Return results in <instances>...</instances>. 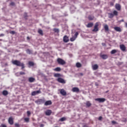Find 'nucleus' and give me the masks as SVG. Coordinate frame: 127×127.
<instances>
[{
    "label": "nucleus",
    "instance_id": "1",
    "mask_svg": "<svg viewBox=\"0 0 127 127\" xmlns=\"http://www.w3.org/2000/svg\"><path fill=\"white\" fill-rule=\"evenodd\" d=\"M12 64L13 65H15L16 66H18L19 67H21L22 70L24 69L25 68V66H24V64L20 62L19 61L17 60H14L12 61Z\"/></svg>",
    "mask_w": 127,
    "mask_h": 127
},
{
    "label": "nucleus",
    "instance_id": "2",
    "mask_svg": "<svg viewBox=\"0 0 127 127\" xmlns=\"http://www.w3.org/2000/svg\"><path fill=\"white\" fill-rule=\"evenodd\" d=\"M108 15L109 18H113L114 16H118L119 15V12L118 11L115 10L113 11V13H109Z\"/></svg>",
    "mask_w": 127,
    "mask_h": 127
},
{
    "label": "nucleus",
    "instance_id": "3",
    "mask_svg": "<svg viewBox=\"0 0 127 127\" xmlns=\"http://www.w3.org/2000/svg\"><path fill=\"white\" fill-rule=\"evenodd\" d=\"M57 62L60 65H65V64H66V62H65L63 59L60 58H58L57 59Z\"/></svg>",
    "mask_w": 127,
    "mask_h": 127
},
{
    "label": "nucleus",
    "instance_id": "4",
    "mask_svg": "<svg viewBox=\"0 0 127 127\" xmlns=\"http://www.w3.org/2000/svg\"><path fill=\"white\" fill-rule=\"evenodd\" d=\"M93 32L99 31V22H96L94 26V29L92 30Z\"/></svg>",
    "mask_w": 127,
    "mask_h": 127
},
{
    "label": "nucleus",
    "instance_id": "5",
    "mask_svg": "<svg viewBox=\"0 0 127 127\" xmlns=\"http://www.w3.org/2000/svg\"><path fill=\"white\" fill-rule=\"evenodd\" d=\"M45 102V100L44 99H38L35 101V103L38 105H41V104H44Z\"/></svg>",
    "mask_w": 127,
    "mask_h": 127
},
{
    "label": "nucleus",
    "instance_id": "6",
    "mask_svg": "<svg viewBox=\"0 0 127 127\" xmlns=\"http://www.w3.org/2000/svg\"><path fill=\"white\" fill-rule=\"evenodd\" d=\"M57 81L58 82H59V83H61L62 84H65L66 83V81H65V80H64V79L61 78V77H59L57 79Z\"/></svg>",
    "mask_w": 127,
    "mask_h": 127
},
{
    "label": "nucleus",
    "instance_id": "7",
    "mask_svg": "<svg viewBox=\"0 0 127 127\" xmlns=\"http://www.w3.org/2000/svg\"><path fill=\"white\" fill-rule=\"evenodd\" d=\"M95 101H97L99 102V103H104V102L106 101V99L105 98H96Z\"/></svg>",
    "mask_w": 127,
    "mask_h": 127
},
{
    "label": "nucleus",
    "instance_id": "8",
    "mask_svg": "<svg viewBox=\"0 0 127 127\" xmlns=\"http://www.w3.org/2000/svg\"><path fill=\"white\" fill-rule=\"evenodd\" d=\"M60 94H61L62 96H66L67 92H66V91H65L64 89H62L60 90Z\"/></svg>",
    "mask_w": 127,
    "mask_h": 127
},
{
    "label": "nucleus",
    "instance_id": "9",
    "mask_svg": "<svg viewBox=\"0 0 127 127\" xmlns=\"http://www.w3.org/2000/svg\"><path fill=\"white\" fill-rule=\"evenodd\" d=\"M38 94H41V91L37 90L36 91H33L31 93L32 96H36V95H38Z\"/></svg>",
    "mask_w": 127,
    "mask_h": 127
},
{
    "label": "nucleus",
    "instance_id": "10",
    "mask_svg": "<svg viewBox=\"0 0 127 127\" xmlns=\"http://www.w3.org/2000/svg\"><path fill=\"white\" fill-rule=\"evenodd\" d=\"M115 8H116V9L117 10H121V9H122V6H121V4H119V3H116L115 4Z\"/></svg>",
    "mask_w": 127,
    "mask_h": 127
},
{
    "label": "nucleus",
    "instance_id": "11",
    "mask_svg": "<svg viewBox=\"0 0 127 127\" xmlns=\"http://www.w3.org/2000/svg\"><path fill=\"white\" fill-rule=\"evenodd\" d=\"M72 92H73L74 93H79L80 90L79 89V88L78 87H73L72 89Z\"/></svg>",
    "mask_w": 127,
    "mask_h": 127
},
{
    "label": "nucleus",
    "instance_id": "12",
    "mask_svg": "<svg viewBox=\"0 0 127 127\" xmlns=\"http://www.w3.org/2000/svg\"><path fill=\"white\" fill-rule=\"evenodd\" d=\"M44 105L45 106H50V105H52V101L51 100L47 101L45 102Z\"/></svg>",
    "mask_w": 127,
    "mask_h": 127
},
{
    "label": "nucleus",
    "instance_id": "13",
    "mask_svg": "<svg viewBox=\"0 0 127 127\" xmlns=\"http://www.w3.org/2000/svg\"><path fill=\"white\" fill-rule=\"evenodd\" d=\"M51 114H52V111H51L50 110H47L45 112L46 116H50L51 115Z\"/></svg>",
    "mask_w": 127,
    "mask_h": 127
},
{
    "label": "nucleus",
    "instance_id": "14",
    "mask_svg": "<svg viewBox=\"0 0 127 127\" xmlns=\"http://www.w3.org/2000/svg\"><path fill=\"white\" fill-rule=\"evenodd\" d=\"M8 123L10 125H13V118L12 117H9L8 119Z\"/></svg>",
    "mask_w": 127,
    "mask_h": 127
},
{
    "label": "nucleus",
    "instance_id": "15",
    "mask_svg": "<svg viewBox=\"0 0 127 127\" xmlns=\"http://www.w3.org/2000/svg\"><path fill=\"white\" fill-rule=\"evenodd\" d=\"M114 30L118 32H122V29L120 27H115Z\"/></svg>",
    "mask_w": 127,
    "mask_h": 127
},
{
    "label": "nucleus",
    "instance_id": "16",
    "mask_svg": "<svg viewBox=\"0 0 127 127\" xmlns=\"http://www.w3.org/2000/svg\"><path fill=\"white\" fill-rule=\"evenodd\" d=\"M63 40H64V42L67 43L68 42V41H69V38H68V37L65 35L64 37Z\"/></svg>",
    "mask_w": 127,
    "mask_h": 127
},
{
    "label": "nucleus",
    "instance_id": "17",
    "mask_svg": "<svg viewBox=\"0 0 127 127\" xmlns=\"http://www.w3.org/2000/svg\"><path fill=\"white\" fill-rule=\"evenodd\" d=\"M120 49H121L122 51H126V48L125 45H120Z\"/></svg>",
    "mask_w": 127,
    "mask_h": 127
},
{
    "label": "nucleus",
    "instance_id": "18",
    "mask_svg": "<svg viewBox=\"0 0 127 127\" xmlns=\"http://www.w3.org/2000/svg\"><path fill=\"white\" fill-rule=\"evenodd\" d=\"M28 81L29 82H30V83H33V82L35 81V78L33 77H29L28 79Z\"/></svg>",
    "mask_w": 127,
    "mask_h": 127
},
{
    "label": "nucleus",
    "instance_id": "19",
    "mask_svg": "<svg viewBox=\"0 0 127 127\" xmlns=\"http://www.w3.org/2000/svg\"><path fill=\"white\" fill-rule=\"evenodd\" d=\"M100 57L102 58V59H108V56L107 55H100Z\"/></svg>",
    "mask_w": 127,
    "mask_h": 127
},
{
    "label": "nucleus",
    "instance_id": "20",
    "mask_svg": "<svg viewBox=\"0 0 127 127\" xmlns=\"http://www.w3.org/2000/svg\"><path fill=\"white\" fill-rule=\"evenodd\" d=\"M99 68V65L98 64H94L92 66V69L93 70H97Z\"/></svg>",
    "mask_w": 127,
    "mask_h": 127
},
{
    "label": "nucleus",
    "instance_id": "21",
    "mask_svg": "<svg viewBox=\"0 0 127 127\" xmlns=\"http://www.w3.org/2000/svg\"><path fill=\"white\" fill-rule=\"evenodd\" d=\"M93 25H94V23H89L86 25V27L90 28V27H93Z\"/></svg>",
    "mask_w": 127,
    "mask_h": 127
},
{
    "label": "nucleus",
    "instance_id": "22",
    "mask_svg": "<svg viewBox=\"0 0 127 127\" xmlns=\"http://www.w3.org/2000/svg\"><path fill=\"white\" fill-rule=\"evenodd\" d=\"M86 106L87 108H89V107H91V106H92V104H91L90 101H87L86 103Z\"/></svg>",
    "mask_w": 127,
    "mask_h": 127
},
{
    "label": "nucleus",
    "instance_id": "23",
    "mask_svg": "<svg viewBox=\"0 0 127 127\" xmlns=\"http://www.w3.org/2000/svg\"><path fill=\"white\" fill-rule=\"evenodd\" d=\"M94 18H95V17L94 16L89 15L88 16V19H89L90 21L94 20Z\"/></svg>",
    "mask_w": 127,
    "mask_h": 127
},
{
    "label": "nucleus",
    "instance_id": "24",
    "mask_svg": "<svg viewBox=\"0 0 127 127\" xmlns=\"http://www.w3.org/2000/svg\"><path fill=\"white\" fill-rule=\"evenodd\" d=\"M2 94L3 96H7V95H8V92H7L6 90H3Z\"/></svg>",
    "mask_w": 127,
    "mask_h": 127
},
{
    "label": "nucleus",
    "instance_id": "25",
    "mask_svg": "<svg viewBox=\"0 0 127 127\" xmlns=\"http://www.w3.org/2000/svg\"><path fill=\"white\" fill-rule=\"evenodd\" d=\"M54 71H56V72H60L61 71V68L58 67L54 69Z\"/></svg>",
    "mask_w": 127,
    "mask_h": 127
},
{
    "label": "nucleus",
    "instance_id": "26",
    "mask_svg": "<svg viewBox=\"0 0 127 127\" xmlns=\"http://www.w3.org/2000/svg\"><path fill=\"white\" fill-rule=\"evenodd\" d=\"M26 53H27V54H29V55L32 54V51H30V50H29V49H27L26 50Z\"/></svg>",
    "mask_w": 127,
    "mask_h": 127
},
{
    "label": "nucleus",
    "instance_id": "27",
    "mask_svg": "<svg viewBox=\"0 0 127 127\" xmlns=\"http://www.w3.org/2000/svg\"><path fill=\"white\" fill-rule=\"evenodd\" d=\"M76 66L77 68H80L82 67V64L80 63H77L76 64Z\"/></svg>",
    "mask_w": 127,
    "mask_h": 127
},
{
    "label": "nucleus",
    "instance_id": "28",
    "mask_svg": "<svg viewBox=\"0 0 127 127\" xmlns=\"http://www.w3.org/2000/svg\"><path fill=\"white\" fill-rule=\"evenodd\" d=\"M38 32L39 34H40V35H42V36L43 35V31H42V30L39 29L38 31Z\"/></svg>",
    "mask_w": 127,
    "mask_h": 127
},
{
    "label": "nucleus",
    "instance_id": "29",
    "mask_svg": "<svg viewBox=\"0 0 127 127\" xmlns=\"http://www.w3.org/2000/svg\"><path fill=\"white\" fill-rule=\"evenodd\" d=\"M104 29L105 31H109V26H108V25H105L104 26Z\"/></svg>",
    "mask_w": 127,
    "mask_h": 127
},
{
    "label": "nucleus",
    "instance_id": "30",
    "mask_svg": "<svg viewBox=\"0 0 127 127\" xmlns=\"http://www.w3.org/2000/svg\"><path fill=\"white\" fill-rule=\"evenodd\" d=\"M118 52V51L117 50H113L111 52V54H115V53H117Z\"/></svg>",
    "mask_w": 127,
    "mask_h": 127
},
{
    "label": "nucleus",
    "instance_id": "31",
    "mask_svg": "<svg viewBox=\"0 0 127 127\" xmlns=\"http://www.w3.org/2000/svg\"><path fill=\"white\" fill-rule=\"evenodd\" d=\"M64 121H66L65 117H63L59 120L60 122H64Z\"/></svg>",
    "mask_w": 127,
    "mask_h": 127
},
{
    "label": "nucleus",
    "instance_id": "32",
    "mask_svg": "<svg viewBox=\"0 0 127 127\" xmlns=\"http://www.w3.org/2000/svg\"><path fill=\"white\" fill-rule=\"evenodd\" d=\"M75 40H76V37H72L70 39V41H71V42H73V41H75Z\"/></svg>",
    "mask_w": 127,
    "mask_h": 127
},
{
    "label": "nucleus",
    "instance_id": "33",
    "mask_svg": "<svg viewBox=\"0 0 127 127\" xmlns=\"http://www.w3.org/2000/svg\"><path fill=\"white\" fill-rule=\"evenodd\" d=\"M53 31H54V32H56V33H59V29L57 28H54L53 29Z\"/></svg>",
    "mask_w": 127,
    "mask_h": 127
},
{
    "label": "nucleus",
    "instance_id": "34",
    "mask_svg": "<svg viewBox=\"0 0 127 127\" xmlns=\"http://www.w3.org/2000/svg\"><path fill=\"white\" fill-rule=\"evenodd\" d=\"M29 66H34V63L32 62H29Z\"/></svg>",
    "mask_w": 127,
    "mask_h": 127
},
{
    "label": "nucleus",
    "instance_id": "35",
    "mask_svg": "<svg viewBox=\"0 0 127 127\" xmlns=\"http://www.w3.org/2000/svg\"><path fill=\"white\" fill-rule=\"evenodd\" d=\"M61 74H60V73H55L54 74V77H61Z\"/></svg>",
    "mask_w": 127,
    "mask_h": 127
},
{
    "label": "nucleus",
    "instance_id": "36",
    "mask_svg": "<svg viewBox=\"0 0 127 127\" xmlns=\"http://www.w3.org/2000/svg\"><path fill=\"white\" fill-rule=\"evenodd\" d=\"M24 121L26 123H28L29 122V118H25Z\"/></svg>",
    "mask_w": 127,
    "mask_h": 127
},
{
    "label": "nucleus",
    "instance_id": "37",
    "mask_svg": "<svg viewBox=\"0 0 127 127\" xmlns=\"http://www.w3.org/2000/svg\"><path fill=\"white\" fill-rule=\"evenodd\" d=\"M78 35H79V33H78L77 32H76L74 35V37H76V38H77Z\"/></svg>",
    "mask_w": 127,
    "mask_h": 127
},
{
    "label": "nucleus",
    "instance_id": "38",
    "mask_svg": "<svg viewBox=\"0 0 127 127\" xmlns=\"http://www.w3.org/2000/svg\"><path fill=\"white\" fill-rule=\"evenodd\" d=\"M122 122H123V123H126V122H127V119L123 118L122 119Z\"/></svg>",
    "mask_w": 127,
    "mask_h": 127
},
{
    "label": "nucleus",
    "instance_id": "39",
    "mask_svg": "<svg viewBox=\"0 0 127 127\" xmlns=\"http://www.w3.org/2000/svg\"><path fill=\"white\" fill-rule=\"evenodd\" d=\"M112 124H113V125H118V123H117V122H116V121H112Z\"/></svg>",
    "mask_w": 127,
    "mask_h": 127
},
{
    "label": "nucleus",
    "instance_id": "40",
    "mask_svg": "<svg viewBox=\"0 0 127 127\" xmlns=\"http://www.w3.org/2000/svg\"><path fill=\"white\" fill-rule=\"evenodd\" d=\"M20 75H25V72H23V71H20L19 72Z\"/></svg>",
    "mask_w": 127,
    "mask_h": 127
},
{
    "label": "nucleus",
    "instance_id": "41",
    "mask_svg": "<svg viewBox=\"0 0 127 127\" xmlns=\"http://www.w3.org/2000/svg\"><path fill=\"white\" fill-rule=\"evenodd\" d=\"M15 127H19L20 126H19V124L18 123H16V124H15Z\"/></svg>",
    "mask_w": 127,
    "mask_h": 127
},
{
    "label": "nucleus",
    "instance_id": "42",
    "mask_svg": "<svg viewBox=\"0 0 127 127\" xmlns=\"http://www.w3.org/2000/svg\"><path fill=\"white\" fill-rule=\"evenodd\" d=\"M15 3L14 2H11L10 3V5H12V6H13V5H15Z\"/></svg>",
    "mask_w": 127,
    "mask_h": 127
},
{
    "label": "nucleus",
    "instance_id": "43",
    "mask_svg": "<svg viewBox=\"0 0 127 127\" xmlns=\"http://www.w3.org/2000/svg\"><path fill=\"white\" fill-rule=\"evenodd\" d=\"M24 18H26V17H27V13H24Z\"/></svg>",
    "mask_w": 127,
    "mask_h": 127
},
{
    "label": "nucleus",
    "instance_id": "44",
    "mask_svg": "<svg viewBox=\"0 0 127 127\" xmlns=\"http://www.w3.org/2000/svg\"><path fill=\"white\" fill-rule=\"evenodd\" d=\"M27 114L28 117H29V116H30V114H31L30 111H27Z\"/></svg>",
    "mask_w": 127,
    "mask_h": 127
},
{
    "label": "nucleus",
    "instance_id": "45",
    "mask_svg": "<svg viewBox=\"0 0 127 127\" xmlns=\"http://www.w3.org/2000/svg\"><path fill=\"white\" fill-rule=\"evenodd\" d=\"M0 127H6L5 125L2 124L0 125Z\"/></svg>",
    "mask_w": 127,
    "mask_h": 127
},
{
    "label": "nucleus",
    "instance_id": "46",
    "mask_svg": "<svg viewBox=\"0 0 127 127\" xmlns=\"http://www.w3.org/2000/svg\"><path fill=\"white\" fill-rule=\"evenodd\" d=\"M10 33H11V34H14L15 32H14V31H11Z\"/></svg>",
    "mask_w": 127,
    "mask_h": 127
},
{
    "label": "nucleus",
    "instance_id": "47",
    "mask_svg": "<svg viewBox=\"0 0 127 127\" xmlns=\"http://www.w3.org/2000/svg\"><path fill=\"white\" fill-rule=\"evenodd\" d=\"M110 5H111V6H114V2H110Z\"/></svg>",
    "mask_w": 127,
    "mask_h": 127
},
{
    "label": "nucleus",
    "instance_id": "48",
    "mask_svg": "<svg viewBox=\"0 0 127 127\" xmlns=\"http://www.w3.org/2000/svg\"><path fill=\"white\" fill-rule=\"evenodd\" d=\"M102 119H103V117H102V116H100L98 118V120H99V121H102Z\"/></svg>",
    "mask_w": 127,
    "mask_h": 127
},
{
    "label": "nucleus",
    "instance_id": "49",
    "mask_svg": "<svg viewBox=\"0 0 127 127\" xmlns=\"http://www.w3.org/2000/svg\"><path fill=\"white\" fill-rule=\"evenodd\" d=\"M44 127V125H43V124H41L40 125V127Z\"/></svg>",
    "mask_w": 127,
    "mask_h": 127
},
{
    "label": "nucleus",
    "instance_id": "50",
    "mask_svg": "<svg viewBox=\"0 0 127 127\" xmlns=\"http://www.w3.org/2000/svg\"><path fill=\"white\" fill-rule=\"evenodd\" d=\"M0 36H4V34H0Z\"/></svg>",
    "mask_w": 127,
    "mask_h": 127
},
{
    "label": "nucleus",
    "instance_id": "51",
    "mask_svg": "<svg viewBox=\"0 0 127 127\" xmlns=\"http://www.w3.org/2000/svg\"><path fill=\"white\" fill-rule=\"evenodd\" d=\"M27 39H28V40H29V39H30V38H29V37H27Z\"/></svg>",
    "mask_w": 127,
    "mask_h": 127
},
{
    "label": "nucleus",
    "instance_id": "52",
    "mask_svg": "<svg viewBox=\"0 0 127 127\" xmlns=\"http://www.w3.org/2000/svg\"><path fill=\"white\" fill-rule=\"evenodd\" d=\"M125 26H126V27L127 28V23H125Z\"/></svg>",
    "mask_w": 127,
    "mask_h": 127
},
{
    "label": "nucleus",
    "instance_id": "53",
    "mask_svg": "<svg viewBox=\"0 0 127 127\" xmlns=\"http://www.w3.org/2000/svg\"><path fill=\"white\" fill-rule=\"evenodd\" d=\"M80 75L81 76H83V73H80Z\"/></svg>",
    "mask_w": 127,
    "mask_h": 127
},
{
    "label": "nucleus",
    "instance_id": "54",
    "mask_svg": "<svg viewBox=\"0 0 127 127\" xmlns=\"http://www.w3.org/2000/svg\"><path fill=\"white\" fill-rule=\"evenodd\" d=\"M122 21H124V20H122Z\"/></svg>",
    "mask_w": 127,
    "mask_h": 127
}]
</instances>
